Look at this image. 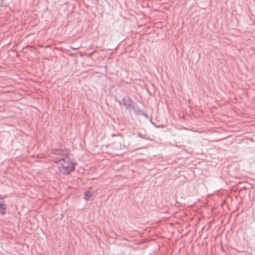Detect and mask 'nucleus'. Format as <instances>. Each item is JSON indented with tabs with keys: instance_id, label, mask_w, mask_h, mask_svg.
Segmentation results:
<instances>
[{
	"instance_id": "7ed1b4c3",
	"label": "nucleus",
	"mask_w": 255,
	"mask_h": 255,
	"mask_svg": "<svg viewBox=\"0 0 255 255\" xmlns=\"http://www.w3.org/2000/svg\"><path fill=\"white\" fill-rule=\"evenodd\" d=\"M6 205L1 198H0V212L3 215L6 213Z\"/></svg>"
},
{
	"instance_id": "39448f33",
	"label": "nucleus",
	"mask_w": 255,
	"mask_h": 255,
	"mask_svg": "<svg viewBox=\"0 0 255 255\" xmlns=\"http://www.w3.org/2000/svg\"><path fill=\"white\" fill-rule=\"evenodd\" d=\"M91 196V193L90 191H88L85 192L84 199L85 200H88L90 199V197Z\"/></svg>"
},
{
	"instance_id": "20e7f679",
	"label": "nucleus",
	"mask_w": 255,
	"mask_h": 255,
	"mask_svg": "<svg viewBox=\"0 0 255 255\" xmlns=\"http://www.w3.org/2000/svg\"><path fill=\"white\" fill-rule=\"evenodd\" d=\"M135 114H136V115H140L141 114H142V112H143L138 106H134L133 107V108H132Z\"/></svg>"
},
{
	"instance_id": "423d86ee",
	"label": "nucleus",
	"mask_w": 255,
	"mask_h": 255,
	"mask_svg": "<svg viewBox=\"0 0 255 255\" xmlns=\"http://www.w3.org/2000/svg\"><path fill=\"white\" fill-rule=\"evenodd\" d=\"M140 115L143 116L144 117H145L146 119L148 118V116L147 114L145 113L144 112H142V114H141Z\"/></svg>"
},
{
	"instance_id": "f257e3e1",
	"label": "nucleus",
	"mask_w": 255,
	"mask_h": 255,
	"mask_svg": "<svg viewBox=\"0 0 255 255\" xmlns=\"http://www.w3.org/2000/svg\"><path fill=\"white\" fill-rule=\"evenodd\" d=\"M53 154L54 156V161L60 165L59 171L64 174H69L75 168L72 162L69 161V158L67 152L60 149L53 150Z\"/></svg>"
},
{
	"instance_id": "f03ea898",
	"label": "nucleus",
	"mask_w": 255,
	"mask_h": 255,
	"mask_svg": "<svg viewBox=\"0 0 255 255\" xmlns=\"http://www.w3.org/2000/svg\"><path fill=\"white\" fill-rule=\"evenodd\" d=\"M119 104L121 105L122 104L124 105L125 108L128 110H129L133 108L134 104L131 100L128 97L124 98L122 101H119Z\"/></svg>"
}]
</instances>
